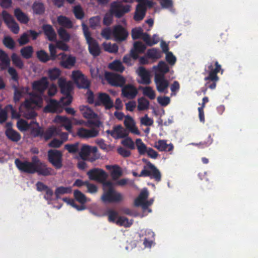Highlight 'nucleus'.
I'll return each instance as SVG.
<instances>
[{
	"mask_svg": "<svg viewBox=\"0 0 258 258\" xmlns=\"http://www.w3.org/2000/svg\"><path fill=\"white\" fill-rule=\"evenodd\" d=\"M17 168L22 172L28 174L37 173L38 175L48 176L56 174L54 169L48 167L44 162L41 161L38 156H34L32 158V162L27 160L22 161L17 158L15 160Z\"/></svg>",
	"mask_w": 258,
	"mask_h": 258,
	"instance_id": "nucleus-1",
	"label": "nucleus"
},
{
	"mask_svg": "<svg viewBox=\"0 0 258 258\" xmlns=\"http://www.w3.org/2000/svg\"><path fill=\"white\" fill-rule=\"evenodd\" d=\"M103 190L101 200L105 204L118 203L123 200L122 195L114 189L111 181L105 183Z\"/></svg>",
	"mask_w": 258,
	"mask_h": 258,
	"instance_id": "nucleus-2",
	"label": "nucleus"
},
{
	"mask_svg": "<svg viewBox=\"0 0 258 258\" xmlns=\"http://www.w3.org/2000/svg\"><path fill=\"white\" fill-rule=\"evenodd\" d=\"M58 85L61 93L66 96L65 97L61 98L60 102L64 105H70L72 101V97L70 94L72 90V83L70 82H67L63 78H60L58 80Z\"/></svg>",
	"mask_w": 258,
	"mask_h": 258,
	"instance_id": "nucleus-3",
	"label": "nucleus"
},
{
	"mask_svg": "<svg viewBox=\"0 0 258 258\" xmlns=\"http://www.w3.org/2000/svg\"><path fill=\"white\" fill-rule=\"evenodd\" d=\"M47 159L48 162L57 170L62 168V153L57 150L50 149L47 152Z\"/></svg>",
	"mask_w": 258,
	"mask_h": 258,
	"instance_id": "nucleus-4",
	"label": "nucleus"
},
{
	"mask_svg": "<svg viewBox=\"0 0 258 258\" xmlns=\"http://www.w3.org/2000/svg\"><path fill=\"white\" fill-rule=\"evenodd\" d=\"M131 11L130 5H123L118 2H113L111 3L109 12L117 18H120Z\"/></svg>",
	"mask_w": 258,
	"mask_h": 258,
	"instance_id": "nucleus-5",
	"label": "nucleus"
},
{
	"mask_svg": "<svg viewBox=\"0 0 258 258\" xmlns=\"http://www.w3.org/2000/svg\"><path fill=\"white\" fill-rule=\"evenodd\" d=\"M87 175L90 180L97 181L102 183L103 186H105V183L108 181L106 180L108 177L107 174L102 169L98 168L91 169L87 172Z\"/></svg>",
	"mask_w": 258,
	"mask_h": 258,
	"instance_id": "nucleus-6",
	"label": "nucleus"
},
{
	"mask_svg": "<svg viewBox=\"0 0 258 258\" xmlns=\"http://www.w3.org/2000/svg\"><path fill=\"white\" fill-rule=\"evenodd\" d=\"M149 192L147 190H142L139 196L134 201V205L136 207H141L143 210H147L151 206L153 200H147Z\"/></svg>",
	"mask_w": 258,
	"mask_h": 258,
	"instance_id": "nucleus-7",
	"label": "nucleus"
},
{
	"mask_svg": "<svg viewBox=\"0 0 258 258\" xmlns=\"http://www.w3.org/2000/svg\"><path fill=\"white\" fill-rule=\"evenodd\" d=\"M139 4L137 6L136 12L134 16L135 21L142 20L145 17L146 12V6L149 7H152V3L149 0H136Z\"/></svg>",
	"mask_w": 258,
	"mask_h": 258,
	"instance_id": "nucleus-8",
	"label": "nucleus"
},
{
	"mask_svg": "<svg viewBox=\"0 0 258 258\" xmlns=\"http://www.w3.org/2000/svg\"><path fill=\"white\" fill-rule=\"evenodd\" d=\"M72 79L80 89H88L90 87V82L79 71L73 72Z\"/></svg>",
	"mask_w": 258,
	"mask_h": 258,
	"instance_id": "nucleus-9",
	"label": "nucleus"
},
{
	"mask_svg": "<svg viewBox=\"0 0 258 258\" xmlns=\"http://www.w3.org/2000/svg\"><path fill=\"white\" fill-rule=\"evenodd\" d=\"M142 161L146 164L144 166L143 170H146L150 172L153 179H154L156 181H160L161 180V174L159 169L148 159L143 158Z\"/></svg>",
	"mask_w": 258,
	"mask_h": 258,
	"instance_id": "nucleus-10",
	"label": "nucleus"
},
{
	"mask_svg": "<svg viewBox=\"0 0 258 258\" xmlns=\"http://www.w3.org/2000/svg\"><path fill=\"white\" fill-rule=\"evenodd\" d=\"M105 78L108 83L113 86L123 87L125 83V79L124 77L114 73H106Z\"/></svg>",
	"mask_w": 258,
	"mask_h": 258,
	"instance_id": "nucleus-11",
	"label": "nucleus"
},
{
	"mask_svg": "<svg viewBox=\"0 0 258 258\" xmlns=\"http://www.w3.org/2000/svg\"><path fill=\"white\" fill-rule=\"evenodd\" d=\"M2 17L4 22L11 29L12 32L15 34H18L19 33L20 28L12 16L9 14L7 11H3L2 12Z\"/></svg>",
	"mask_w": 258,
	"mask_h": 258,
	"instance_id": "nucleus-12",
	"label": "nucleus"
},
{
	"mask_svg": "<svg viewBox=\"0 0 258 258\" xmlns=\"http://www.w3.org/2000/svg\"><path fill=\"white\" fill-rule=\"evenodd\" d=\"M103 105L106 109H109L113 106V101L109 95L105 93L98 94L97 100L95 101V106Z\"/></svg>",
	"mask_w": 258,
	"mask_h": 258,
	"instance_id": "nucleus-13",
	"label": "nucleus"
},
{
	"mask_svg": "<svg viewBox=\"0 0 258 258\" xmlns=\"http://www.w3.org/2000/svg\"><path fill=\"white\" fill-rule=\"evenodd\" d=\"M5 127V135L9 140L14 142H18L21 140L20 134L13 128V123L11 122H7Z\"/></svg>",
	"mask_w": 258,
	"mask_h": 258,
	"instance_id": "nucleus-14",
	"label": "nucleus"
},
{
	"mask_svg": "<svg viewBox=\"0 0 258 258\" xmlns=\"http://www.w3.org/2000/svg\"><path fill=\"white\" fill-rule=\"evenodd\" d=\"M112 35L116 41L121 42L126 39L128 33L126 30L121 25H117L113 27Z\"/></svg>",
	"mask_w": 258,
	"mask_h": 258,
	"instance_id": "nucleus-15",
	"label": "nucleus"
},
{
	"mask_svg": "<svg viewBox=\"0 0 258 258\" xmlns=\"http://www.w3.org/2000/svg\"><path fill=\"white\" fill-rule=\"evenodd\" d=\"M90 212L93 215L97 216L107 215L109 222L115 223L116 224L118 218L120 216H119L117 211H90Z\"/></svg>",
	"mask_w": 258,
	"mask_h": 258,
	"instance_id": "nucleus-16",
	"label": "nucleus"
},
{
	"mask_svg": "<svg viewBox=\"0 0 258 258\" xmlns=\"http://www.w3.org/2000/svg\"><path fill=\"white\" fill-rule=\"evenodd\" d=\"M155 83L157 90L160 93L165 92L169 86V82L163 75H155Z\"/></svg>",
	"mask_w": 258,
	"mask_h": 258,
	"instance_id": "nucleus-17",
	"label": "nucleus"
},
{
	"mask_svg": "<svg viewBox=\"0 0 258 258\" xmlns=\"http://www.w3.org/2000/svg\"><path fill=\"white\" fill-rule=\"evenodd\" d=\"M49 82L46 77H43L40 79L33 82L32 89L40 94H43L48 88Z\"/></svg>",
	"mask_w": 258,
	"mask_h": 258,
	"instance_id": "nucleus-18",
	"label": "nucleus"
},
{
	"mask_svg": "<svg viewBox=\"0 0 258 258\" xmlns=\"http://www.w3.org/2000/svg\"><path fill=\"white\" fill-rule=\"evenodd\" d=\"M215 69L213 68V65L211 63L208 67L209 71L208 76L205 77V80L207 81L208 80H215L218 81L219 77L217 76V73L220 72L221 70V66L219 64L217 61L215 62Z\"/></svg>",
	"mask_w": 258,
	"mask_h": 258,
	"instance_id": "nucleus-19",
	"label": "nucleus"
},
{
	"mask_svg": "<svg viewBox=\"0 0 258 258\" xmlns=\"http://www.w3.org/2000/svg\"><path fill=\"white\" fill-rule=\"evenodd\" d=\"M77 134L81 138L89 139L97 137L99 134V131L94 128L87 129L81 127L78 129Z\"/></svg>",
	"mask_w": 258,
	"mask_h": 258,
	"instance_id": "nucleus-20",
	"label": "nucleus"
},
{
	"mask_svg": "<svg viewBox=\"0 0 258 258\" xmlns=\"http://www.w3.org/2000/svg\"><path fill=\"white\" fill-rule=\"evenodd\" d=\"M58 55L60 56V65L63 68L70 69L75 65L76 61L75 57L69 55L67 58V54L64 52L60 53Z\"/></svg>",
	"mask_w": 258,
	"mask_h": 258,
	"instance_id": "nucleus-21",
	"label": "nucleus"
},
{
	"mask_svg": "<svg viewBox=\"0 0 258 258\" xmlns=\"http://www.w3.org/2000/svg\"><path fill=\"white\" fill-rule=\"evenodd\" d=\"M62 108L59 102L51 99L48 104L44 108V111L48 113H60Z\"/></svg>",
	"mask_w": 258,
	"mask_h": 258,
	"instance_id": "nucleus-22",
	"label": "nucleus"
},
{
	"mask_svg": "<svg viewBox=\"0 0 258 258\" xmlns=\"http://www.w3.org/2000/svg\"><path fill=\"white\" fill-rule=\"evenodd\" d=\"M138 75L141 77V81H139L140 84L149 85L151 81L150 72L144 67H139L137 71Z\"/></svg>",
	"mask_w": 258,
	"mask_h": 258,
	"instance_id": "nucleus-23",
	"label": "nucleus"
},
{
	"mask_svg": "<svg viewBox=\"0 0 258 258\" xmlns=\"http://www.w3.org/2000/svg\"><path fill=\"white\" fill-rule=\"evenodd\" d=\"M138 93L137 88L132 84H127L122 89V94L129 99H134Z\"/></svg>",
	"mask_w": 258,
	"mask_h": 258,
	"instance_id": "nucleus-24",
	"label": "nucleus"
},
{
	"mask_svg": "<svg viewBox=\"0 0 258 258\" xmlns=\"http://www.w3.org/2000/svg\"><path fill=\"white\" fill-rule=\"evenodd\" d=\"M42 29L48 40L54 41L56 40V33L51 25L43 24L42 26Z\"/></svg>",
	"mask_w": 258,
	"mask_h": 258,
	"instance_id": "nucleus-25",
	"label": "nucleus"
},
{
	"mask_svg": "<svg viewBox=\"0 0 258 258\" xmlns=\"http://www.w3.org/2000/svg\"><path fill=\"white\" fill-rule=\"evenodd\" d=\"M124 124L126 128L128 129L132 133L135 135H140V132L138 128L136 126L135 123L133 119L130 116H126L124 120Z\"/></svg>",
	"mask_w": 258,
	"mask_h": 258,
	"instance_id": "nucleus-26",
	"label": "nucleus"
},
{
	"mask_svg": "<svg viewBox=\"0 0 258 258\" xmlns=\"http://www.w3.org/2000/svg\"><path fill=\"white\" fill-rule=\"evenodd\" d=\"M87 43L88 44V48L90 53L94 56H97L100 54V50L98 44L94 38H91V40H87Z\"/></svg>",
	"mask_w": 258,
	"mask_h": 258,
	"instance_id": "nucleus-27",
	"label": "nucleus"
},
{
	"mask_svg": "<svg viewBox=\"0 0 258 258\" xmlns=\"http://www.w3.org/2000/svg\"><path fill=\"white\" fill-rule=\"evenodd\" d=\"M154 147L160 151L170 152L173 149L174 146L172 144H167L166 141L164 140H160L155 143Z\"/></svg>",
	"mask_w": 258,
	"mask_h": 258,
	"instance_id": "nucleus-28",
	"label": "nucleus"
},
{
	"mask_svg": "<svg viewBox=\"0 0 258 258\" xmlns=\"http://www.w3.org/2000/svg\"><path fill=\"white\" fill-rule=\"evenodd\" d=\"M12 88L14 90L13 100L15 103L18 102L23 97V94L28 91V87H20L18 88L16 85H13Z\"/></svg>",
	"mask_w": 258,
	"mask_h": 258,
	"instance_id": "nucleus-29",
	"label": "nucleus"
},
{
	"mask_svg": "<svg viewBox=\"0 0 258 258\" xmlns=\"http://www.w3.org/2000/svg\"><path fill=\"white\" fill-rule=\"evenodd\" d=\"M57 22L58 24L64 29H71L73 27V24L72 21L67 17L63 15H60L57 17Z\"/></svg>",
	"mask_w": 258,
	"mask_h": 258,
	"instance_id": "nucleus-30",
	"label": "nucleus"
},
{
	"mask_svg": "<svg viewBox=\"0 0 258 258\" xmlns=\"http://www.w3.org/2000/svg\"><path fill=\"white\" fill-rule=\"evenodd\" d=\"M114 139H118L125 138L128 133L126 131L121 125H117L113 127Z\"/></svg>",
	"mask_w": 258,
	"mask_h": 258,
	"instance_id": "nucleus-31",
	"label": "nucleus"
},
{
	"mask_svg": "<svg viewBox=\"0 0 258 258\" xmlns=\"http://www.w3.org/2000/svg\"><path fill=\"white\" fill-rule=\"evenodd\" d=\"M80 111L84 117L88 119L95 118L97 115L89 107L87 106H80L79 107Z\"/></svg>",
	"mask_w": 258,
	"mask_h": 258,
	"instance_id": "nucleus-32",
	"label": "nucleus"
},
{
	"mask_svg": "<svg viewBox=\"0 0 258 258\" xmlns=\"http://www.w3.org/2000/svg\"><path fill=\"white\" fill-rule=\"evenodd\" d=\"M10 64V59L8 54L3 50L0 49V67L2 70L9 67Z\"/></svg>",
	"mask_w": 258,
	"mask_h": 258,
	"instance_id": "nucleus-33",
	"label": "nucleus"
},
{
	"mask_svg": "<svg viewBox=\"0 0 258 258\" xmlns=\"http://www.w3.org/2000/svg\"><path fill=\"white\" fill-rule=\"evenodd\" d=\"M14 14L17 20L22 24H27L29 18L20 8H17L14 11Z\"/></svg>",
	"mask_w": 258,
	"mask_h": 258,
	"instance_id": "nucleus-34",
	"label": "nucleus"
},
{
	"mask_svg": "<svg viewBox=\"0 0 258 258\" xmlns=\"http://www.w3.org/2000/svg\"><path fill=\"white\" fill-rule=\"evenodd\" d=\"M153 68L159 72L155 75H163V76H165V74L169 71L168 66L164 61H160L158 66H154Z\"/></svg>",
	"mask_w": 258,
	"mask_h": 258,
	"instance_id": "nucleus-35",
	"label": "nucleus"
},
{
	"mask_svg": "<svg viewBox=\"0 0 258 258\" xmlns=\"http://www.w3.org/2000/svg\"><path fill=\"white\" fill-rule=\"evenodd\" d=\"M124 213L135 218H142L146 216L152 211H124Z\"/></svg>",
	"mask_w": 258,
	"mask_h": 258,
	"instance_id": "nucleus-36",
	"label": "nucleus"
},
{
	"mask_svg": "<svg viewBox=\"0 0 258 258\" xmlns=\"http://www.w3.org/2000/svg\"><path fill=\"white\" fill-rule=\"evenodd\" d=\"M74 197L76 200L81 204V206H83L87 201H89L84 194L78 189L74 191Z\"/></svg>",
	"mask_w": 258,
	"mask_h": 258,
	"instance_id": "nucleus-37",
	"label": "nucleus"
},
{
	"mask_svg": "<svg viewBox=\"0 0 258 258\" xmlns=\"http://www.w3.org/2000/svg\"><path fill=\"white\" fill-rule=\"evenodd\" d=\"M136 144L138 153L140 155L146 154L149 148L143 143L141 139H137L136 140Z\"/></svg>",
	"mask_w": 258,
	"mask_h": 258,
	"instance_id": "nucleus-38",
	"label": "nucleus"
},
{
	"mask_svg": "<svg viewBox=\"0 0 258 258\" xmlns=\"http://www.w3.org/2000/svg\"><path fill=\"white\" fill-rule=\"evenodd\" d=\"M108 68L111 70L120 73H122L124 70V67L122 63L118 60H115L111 63H110Z\"/></svg>",
	"mask_w": 258,
	"mask_h": 258,
	"instance_id": "nucleus-39",
	"label": "nucleus"
},
{
	"mask_svg": "<svg viewBox=\"0 0 258 258\" xmlns=\"http://www.w3.org/2000/svg\"><path fill=\"white\" fill-rule=\"evenodd\" d=\"M140 89H142L144 95L148 97L149 99L153 100L156 97V93L155 91L151 87L147 86L145 87H140Z\"/></svg>",
	"mask_w": 258,
	"mask_h": 258,
	"instance_id": "nucleus-40",
	"label": "nucleus"
},
{
	"mask_svg": "<svg viewBox=\"0 0 258 258\" xmlns=\"http://www.w3.org/2000/svg\"><path fill=\"white\" fill-rule=\"evenodd\" d=\"M133 220H129L128 218L124 216H120L116 221V225L119 226H123L125 228L130 227L133 224Z\"/></svg>",
	"mask_w": 258,
	"mask_h": 258,
	"instance_id": "nucleus-41",
	"label": "nucleus"
},
{
	"mask_svg": "<svg viewBox=\"0 0 258 258\" xmlns=\"http://www.w3.org/2000/svg\"><path fill=\"white\" fill-rule=\"evenodd\" d=\"M72 192V188L71 187H64L62 186L58 187L55 190V196L56 199L60 198V196L66 194H70Z\"/></svg>",
	"mask_w": 258,
	"mask_h": 258,
	"instance_id": "nucleus-42",
	"label": "nucleus"
},
{
	"mask_svg": "<svg viewBox=\"0 0 258 258\" xmlns=\"http://www.w3.org/2000/svg\"><path fill=\"white\" fill-rule=\"evenodd\" d=\"M57 33L60 39L63 42H68L70 40L71 35L66 29L60 27L57 29Z\"/></svg>",
	"mask_w": 258,
	"mask_h": 258,
	"instance_id": "nucleus-43",
	"label": "nucleus"
},
{
	"mask_svg": "<svg viewBox=\"0 0 258 258\" xmlns=\"http://www.w3.org/2000/svg\"><path fill=\"white\" fill-rule=\"evenodd\" d=\"M22 56L25 59H29L32 57L33 53V48L31 46H27L23 47L20 50Z\"/></svg>",
	"mask_w": 258,
	"mask_h": 258,
	"instance_id": "nucleus-44",
	"label": "nucleus"
},
{
	"mask_svg": "<svg viewBox=\"0 0 258 258\" xmlns=\"http://www.w3.org/2000/svg\"><path fill=\"white\" fill-rule=\"evenodd\" d=\"M138 109L140 111L147 110L149 107L150 102L145 97H142L138 99Z\"/></svg>",
	"mask_w": 258,
	"mask_h": 258,
	"instance_id": "nucleus-45",
	"label": "nucleus"
},
{
	"mask_svg": "<svg viewBox=\"0 0 258 258\" xmlns=\"http://www.w3.org/2000/svg\"><path fill=\"white\" fill-rule=\"evenodd\" d=\"M102 46L105 51L109 53H116L118 51V47L117 44L111 43L104 42L102 44Z\"/></svg>",
	"mask_w": 258,
	"mask_h": 258,
	"instance_id": "nucleus-46",
	"label": "nucleus"
},
{
	"mask_svg": "<svg viewBox=\"0 0 258 258\" xmlns=\"http://www.w3.org/2000/svg\"><path fill=\"white\" fill-rule=\"evenodd\" d=\"M60 74L61 71L57 68L49 69L48 71V75L51 81H54L57 79H59Z\"/></svg>",
	"mask_w": 258,
	"mask_h": 258,
	"instance_id": "nucleus-47",
	"label": "nucleus"
},
{
	"mask_svg": "<svg viewBox=\"0 0 258 258\" xmlns=\"http://www.w3.org/2000/svg\"><path fill=\"white\" fill-rule=\"evenodd\" d=\"M147 55L149 58L155 59H159L162 56L161 52L155 48L149 49Z\"/></svg>",
	"mask_w": 258,
	"mask_h": 258,
	"instance_id": "nucleus-48",
	"label": "nucleus"
},
{
	"mask_svg": "<svg viewBox=\"0 0 258 258\" xmlns=\"http://www.w3.org/2000/svg\"><path fill=\"white\" fill-rule=\"evenodd\" d=\"M58 119L60 122L63 123L62 126H64L65 129L68 132H71L72 128V124L71 120L66 116H58Z\"/></svg>",
	"mask_w": 258,
	"mask_h": 258,
	"instance_id": "nucleus-49",
	"label": "nucleus"
},
{
	"mask_svg": "<svg viewBox=\"0 0 258 258\" xmlns=\"http://www.w3.org/2000/svg\"><path fill=\"white\" fill-rule=\"evenodd\" d=\"M32 8L34 12L37 15H42L45 12V7L42 3L35 2Z\"/></svg>",
	"mask_w": 258,
	"mask_h": 258,
	"instance_id": "nucleus-50",
	"label": "nucleus"
},
{
	"mask_svg": "<svg viewBox=\"0 0 258 258\" xmlns=\"http://www.w3.org/2000/svg\"><path fill=\"white\" fill-rule=\"evenodd\" d=\"M13 63L20 69L24 68V62L21 58L16 53H14L11 56Z\"/></svg>",
	"mask_w": 258,
	"mask_h": 258,
	"instance_id": "nucleus-51",
	"label": "nucleus"
},
{
	"mask_svg": "<svg viewBox=\"0 0 258 258\" xmlns=\"http://www.w3.org/2000/svg\"><path fill=\"white\" fill-rule=\"evenodd\" d=\"M36 54L37 58L42 62H46L51 60L48 54L43 50L38 51Z\"/></svg>",
	"mask_w": 258,
	"mask_h": 258,
	"instance_id": "nucleus-52",
	"label": "nucleus"
},
{
	"mask_svg": "<svg viewBox=\"0 0 258 258\" xmlns=\"http://www.w3.org/2000/svg\"><path fill=\"white\" fill-rule=\"evenodd\" d=\"M73 13L77 19L81 20L84 17V13L80 5H77L74 7Z\"/></svg>",
	"mask_w": 258,
	"mask_h": 258,
	"instance_id": "nucleus-53",
	"label": "nucleus"
},
{
	"mask_svg": "<svg viewBox=\"0 0 258 258\" xmlns=\"http://www.w3.org/2000/svg\"><path fill=\"white\" fill-rule=\"evenodd\" d=\"M101 18L99 16L91 17L89 20V26L92 29H95L100 25Z\"/></svg>",
	"mask_w": 258,
	"mask_h": 258,
	"instance_id": "nucleus-54",
	"label": "nucleus"
},
{
	"mask_svg": "<svg viewBox=\"0 0 258 258\" xmlns=\"http://www.w3.org/2000/svg\"><path fill=\"white\" fill-rule=\"evenodd\" d=\"M141 38L145 42L146 44L150 46H153L158 42V40H152L150 36L147 33L143 32Z\"/></svg>",
	"mask_w": 258,
	"mask_h": 258,
	"instance_id": "nucleus-55",
	"label": "nucleus"
},
{
	"mask_svg": "<svg viewBox=\"0 0 258 258\" xmlns=\"http://www.w3.org/2000/svg\"><path fill=\"white\" fill-rule=\"evenodd\" d=\"M4 44L8 48L13 49L15 47V42L12 37L6 36L3 39Z\"/></svg>",
	"mask_w": 258,
	"mask_h": 258,
	"instance_id": "nucleus-56",
	"label": "nucleus"
},
{
	"mask_svg": "<svg viewBox=\"0 0 258 258\" xmlns=\"http://www.w3.org/2000/svg\"><path fill=\"white\" fill-rule=\"evenodd\" d=\"M62 200L66 202L68 205H71L73 208L77 209V210H85V209L84 206H81L80 207L77 205L74 200L72 199L69 198H63Z\"/></svg>",
	"mask_w": 258,
	"mask_h": 258,
	"instance_id": "nucleus-57",
	"label": "nucleus"
},
{
	"mask_svg": "<svg viewBox=\"0 0 258 258\" xmlns=\"http://www.w3.org/2000/svg\"><path fill=\"white\" fill-rule=\"evenodd\" d=\"M90 152V147L88 145H83L81 149L79 155L82 158L84 159L89 155Z\"/></svg>",
	"mask_w": 258,
	"mask_h": 258,
	"instance_id": "nucleus-58",
	"label": "nucleus"
},
{
	"mask_svg": "<svg viewBox=\"0 0 258 258\" xmlns=\"http://www.w3.org/2000/svg\"><path fill=\"white\" fill-rule=\"evenodd\" d=\"M121 144L124 146L133 150L135 148V143L131 138L126 137L121 141Z\"/></svg>",
	"mask_w": 258,
	"mask_h": 258,
	"instance_id": "nucleus-59",
	"label": "nucleus"
},
{
	"mask_svg": "<svg viewBox=\"0 0 258 258\" xmlns=\"http://www.w3.org/2000/svg\"><path fill=\"white\" fill-rule=\"evenodd\" d=\"M79 144L76 143L74 144H66L64 146V149L67 150L69 153H75L78 151Z\"/></svg>",
	"mask_w": 258,
	"mask_h": 258,
	"instance_id": "nucleus-60",
	"label": "nucleus"
},
{
	"mask_svg": "<svg viewBox=\"0 0 258 258\" xmlns=\"http://www.w3.org/2000/svg\"><path fill=\"white\" fill-rule=\"evenodd\" d=\"M56 129L54 127H49L45 132H44L43 137H44L45 141L49 140L53 136Z\"/></svg>",
	"mask_w": 258,
	"mask_h": 258,
	"instance_id": "nucleus-61",
	"label": "nucleus"
},
{
	"mask_svg": "<svg viewBox=\"0 0 258 258\" xmlns=\"http://www.w3.org/2000/svg\"><path fill=\"white\" fill-rule=\"evenodd\" d=\"M143 32V31L141 28L133 29L132 31V37L133 39L136 40L141 38Z\"/></svg>",
	"mask_w": 258,
	"mask_h": 258,
	"instance_id": "nucleus-62",
	"label": "nucleus"
},
{
	"mask_svg": "<svg viewBox=\"0 0 258 258\" xmlns=\"http://www.w3.org/2000/svg\"><path fill=\"white\" fill-rule=\"evenodd\" d=\"M113 15L109 12L106 13L103 20V24L104 25L108 26L111 24L113 21Z\"/></svg>",
	"mask_w": 258,
	"mask_h": 258,
	"instance_id": "nucleus-63",
	"label": "nucleus"
},
{
	"mask_svg": "<svg viewBox=\"0 0 258 258\" xmlns=\"http://www.w3.org/2000/svg\"><path fill=\"white\" fill-rule=\"evenodd\" d=\"M31 135L34 137H42L44 134V131L42 127L38 126V127H34L32 129Z\"/></svg>",
	"mask_w": 258,
	"mask_h": 258,
	"instance_id": "nucleus-64",
	"label": "nucleus"
}]
</instances>
